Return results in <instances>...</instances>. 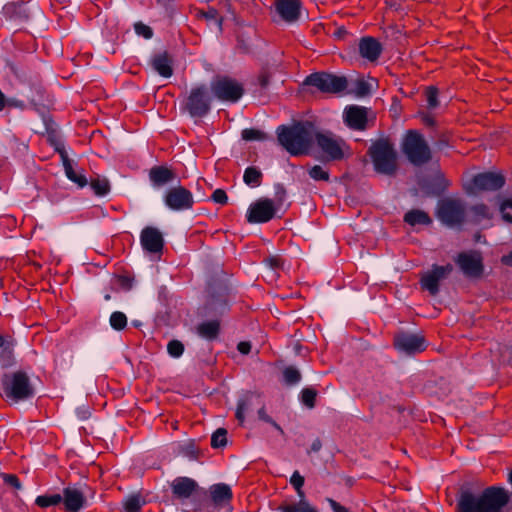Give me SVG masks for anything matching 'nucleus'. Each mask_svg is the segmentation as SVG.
Wrapping results in <instances>:
<instances>
[{"label": "nucleus", "instance_id": "obj_23", "mask_svg": "<svg viewBox=\"0 0 512 512\" xmlns=\"http://www.w3.org/2000/svg\"><path fill=\"white\" fill-rule=\"evenodd\" d=\"M358 51L363 59L375 62L380 57L383 46L376 38L364 36L359 40Z\"/></svg>", "mask_w": 512, "mask_h": 512}, {"label": "nucleus", "instance_id": "obj_41", "mask_svg": "<svg viewBox=\"0 0 512 512\" xmlns=\"http://www.w3.org/2000/svg\"><path fill=\"white\" fill-rule=\"evenodd\" d=\"M352 92L357 97H366L371 94L372 92V84L364 79H357L354 83V87L352 89Z\"/></svg>", "mask_w": 512, "mask_h": 512}, {"label": "nucleus", "instance_id": "obj_15", "mask_svg": "<svg viewBox=\"0 0 512 512\" xmlns=\"http://www.w3.org/2000/svg\"><path fill=\"white\" fill-rule=\"evenodd\" d=\"M370 160H399L394 143L388 136L371 140L367 151Z\"/></svg>", "mask_w": 512, "mask_h": 512}, {"label": "nucleus", "instance_id": "obj_40", "mask_svg": "<svg viewBox=\"0 0 512 512\" xmlns=\"http://www.w3.org/2000/svg\"><path fill=\"white\" fill-rule=\"evenodd\" d=\"M309 176L315 181H329V171L321 165H314L312 167L305 166Z\"/></svg>", "mask_w": 512, "mask_h": 512}, {"label": "nucleus", "instance_id": "obj_42", "mask_svg": "<svg viewBox=\"0 0 512 512\" xmlns=\"http://www.w3.org/2000/svg\"><path fill=\"white\" fill-rule=\"evenodd\" d=\"M49 141L54 150L59 154L61 160H71L68 149L61 139L57 138L55 135H49Z\"/></svg>", "mask_w": 512, "mask_h": 512}, {"label": "nucleus", "instance_id": "obj_33", "mask_svg": "<svg viewBox=\"0 0 512 512\" xmlns=\"http://www.w3.org/2000/svg\"><path fill=\"white\" fill-rule=\"evenodd\" d=\"M242 140L246 142H266L274 141L272 135L257 128H245L241 132Z\"/></svg>", "mask_w": 512, "mask_h": 512}, {"label": "nucleus", "instance_id": "obj_7", "mask_svg": "<svg viewBox=\"0 0 512 512\" xmlns=\"http://www.w3.org/2000/svg\"><path fill=\"white\" fill-rule=\"evenodd\" d=\"M348 79L344 75L319 71L305 77L302 85L313 87L317 91L326 94H339L348 88Z\"/></svg>", "mask_w": 512, "mask_h": 512}, {"label": "nucleus", "instance_id": "obj_12", "mask_svg": "<svg viewBox=\"0 0 512 512\" xmlns=\"http://www.w3.org/2000/svg\"><path fill=\"white\" fill-rule=\"evenodd\" d=\"M505 184L501 173L484 172L469 178H463V187L468 194L476 195L483 191H495Z\"/></svg>", "mask_w": 512, "mask_h": 512}, {"label": "nucleus", "instance_id": "obj_64", "mask_svg": "<svg viewBox=\"0 0 512 512\" xmlns=\"http://www.w3.org/2000/svg\"><path fill=\"white\" fill-rule=\"evenodd\" d=\"M327 501L330 504V506L334 512H349V510L346 507L342 506L340 503H338L334 499L328 498Z\"/></svg>", "mask_w": 512, "mask_h": 512}, {"label": "nucleus", "instance_id": "obj_47", "mask_svg": "<svg viewBox=\"0 0 512 512\" xmlns=\"http://www.w3.org/2000/svg\"><path fill=\"white\" fill-rule=\"evenodd\" d=\"M373 164L378 174L393 175L397 170V162H373Z\"/></svg>", "mask_w": 512, "mask_h": 512}, {"label": "nucleus", "instance_id": "obj_61", "mask_svg": "<svg viewBox=\"0 0 512 512\" xmlns=\"http://www.w3.org/2000/svg\"><path fill=\"white\" fill-rule=\"evenodd\" d=\"M265 262L273 269H280L284 265V261L279 255L270 256L265 259Z\"/></svg>", "mask_w": 512, "mask_h": 512}, {"label": "nucleus", "instance_id": "obj_62", "mask_svg": "<svg viewBox=\"0 0 512 512\" xmlns=\"http://www.w3.org/2000/svg\"><path fill=\"white\" fill-rule=\"evenodd\" d=\"M258 415H259V418L266 422V423H269L271 424L273 427H275L276 429L282 431L281 427L275 422L273 421V419L266 413V410H265V407L262 406L259 410H258Z\"/></svg>", "mask_w": 512, "mask_h": 512}, {"label": "nucleus", "instance_id": "obj_29", "mask_svg": "<svg viewBox=\"0 0 512 512\" xmlns=\"http://www.w3.org/2000/svg\"><path fill=\"white\" fill-rule=\"evenodd\" d=\"M421 184L435 194L443 193L450 186L449 180L440 171L435 172L432 177L423 179Z\"/></svg>", "mask_w": 512, "mask_h": 512}, {"label": "nucleus", "instance_id": "obj_35", "mask_svg": "<svg viewBox=\"0 0 512 512\" xmlns=\"http://www.w3.org/2000/svg\"><path fill=\"white\" fill-rule=\"evenodd\" d=\"M471 213V221L475 224H478L483 220H490L493 217V213L490 211L489 207L483 203L472 206Z\"/></svg>", "mask_w": 512, "mask_h": 512}, {"label": "nucleus", "instance_id": "obj_51", "mask_svg": "<svg viewBox=\"0 0 512 512\" xmlns=\"http://www.w3.org/2000/svg\"><path fill=\"white\" fill-rule=\"evenodd\" d=\"M251 47V41L245 33H240L237 35L236 48L238 49L239 52L247 54L251 51Z\"/></svg>", "mask_w": 512, "mask_h": 512}, {"label": "nucleus", "instance_id": "obj_45", "mask_svg": "<svg viewBox=\"0 0 512 512\" xmlns=\"http://www.w3.org/2000/svg\"><path fill=\"white\" fill-rule=\"evenodd\" d=\"M283 378L287 385H294L301 380V373L294 366H288L283 370Z\"/></svg>", "mask_w": 512, "mask_h": 512}, {"label": "nucleus", "instance_id": "obj_4", "mask_svg": "<svg viewBox=\"0 0 512 512\" xmlns=\"http://www.w3.org/2000/svg\"><path fill=\"white\" fill-rule=\"evenodd\" d=\"M313 152L322 160H344L352 156V149L344 138L331 130L316 127L313 138Z\"/></svg>", "mask_w": 512, "mask_h": 512}, {"label": "nucleus", "instance_id": "obj_55", "mask_svg": "<svg viewBox=\"0 0 512 512\" xmlns=\"http://www.w3.org/2000/svg\"><path fill=\"white\" fill-rule=\"evenodd\" d=\"M141 507V499L139 496L136 495L129 497L124 503V508L126 512H140Z\"/></svg>", "mask_w": 512, "mask_h": 512}, {"label": "nucleus", "instance_id": "obj_56", "mask_svg": "<svg viewBox=\"0 0 512 512\" xmlns=\"http://www.w3.org/2000/svg\"><path fill=\"white\" fill-rule=\"evenodd\" d=\"M167 351L170 356L178 358L184 352V345L179 340H171L167 345Z\"/></svg>", "mask_w": 512, "mask_h": 512}, {"label": "nucleus", "instance_id": "obj_57", "mask_svg": "<svg viewBox=\"0 0 512 512\" xmlns=\"http://www.w3.org/2000/svg\"><path fill=\"white\" fill-rule=\"evenodd\" d=\"M181 452L183 455L192 460H197L200 457V450L195 446L193 442L188 443L187 445L181 448Z\"/></svg>", "mask_w": 512, "mask_h": 512}, {"label": "nucleus", "instance_id": "obj_6", "mask_svg": "<svg viewBox=\"0 0 512 512\" xmlns=\"http://www.w3.org/2000/svg\"><path fill=\"white\" fill-rule=\"evenodd\" d=\"M399 145L406 160H432L430 142L417 129L406 130Z\"/></svg>", "mask_w": 512, "mask_h": 512}, {"label": "nucleus", "instance_id": "obj_2", "mask_svg": "<svg viewBox=\"0 0 512 512\" xmlns=\"http://www.w3.org/2000/svg\"><path fill=\"white\" fill-rule=\"evenodd\" d=\"M17 82L24 86L22 94L27 98L29 106L39 113L46 122V110L43 105L45 90L41 83V76L38 71L22 62L11 59L5 60L4 67Z\"/></svg>", "mask_w": 512, "mask_h": 512}, {"label": "nucleus", "instance_id": "obj_58", "mask_svg": "<svg viewBox=\"0 0 512 512\" xmlns=\"http://www.w3.org/2000/svg\"><path fill=\"white\" fill-rule=\"evenodd\" d=\"M500 212L504 221L512 223V199H506L502 202Z\"/></svg>", "mask_w": 512, "mask_h": 512}, {"label": "nucleus", "instance_id": "obj_13", "mask_svg": "<svg viewBox=\"0 0 512 512\" xmlns=\"http://www.w3.org/2000/svg\"><path fill=\"white\" fill-rule=\"evenodd\" d=\"M452 271L453 266L451 264L444 266L433 265L431 270L421 275V289L428 291L432 296L437 295L440 281L446 279Z\"/></svg>", "mask_w": 512, "mask_h": 512}, {"label": "nucleus", "instance_id": "obj_19", "mask_svg": "<svg viewBox=\"0 0 512 512\" xmlns=\"http://www.w3.org/2000/svg\"><path fill=\"white\" fill-rule=\"evenodd\" d=\"M394 346L407 354L422 352L426 348L423 336L404 332L395 336Z\"/></svg>", "mask_w": 512, "mask_h": 512}, {"label": "nucleus", "instance_id": "obj_34", "mask_svg": "<svg viewBox=\"0 0 512 512\" xmlns=\"http://www.w3.org/2000/svg\"><path fill=\"white\" fill-rule=\"evenodd\" d=\"M404 221L411 226L417 224L427 225L431 223V218L424 211L410 210L405 214Z\"/></svg>", "mask_w": 512, "mask_h": 512}, {"label": "nucleus", "instance_id": "obj_8", "mask_svg": "<svg viewBox=\"0 0 512 512\" xmlns=\"http://www.w3.org/2000/svg\"><path fill=\"white\" fill-rule=\"evenodd\" d=\"M212 101L213 95L210 87L200 84L190 90L183 103V109L191 118H204L211 111Z\"/></svg>", "mask_w": 512, "mask_h": 512}, {"label": "nucleus", "instance_id": "obj_9", "mask_svg": "<svg viewBox=\"0 0 512 512\" xmlns=\"http://www.w3.org/2000/svg\"><path fill=\"white\" fill-rule=\"evenodd\" d=\"M210 90L214 98L225 103H237L243 97L245 89L236 79L218 75L210 82Z\"/></svg>", "mask_w": 512, "mask_h": 512}, {"label": "nucleus", "instance_id": "obj_1", "mask_svg": "<svg viewBox=\"0 0 512 512\" xmlns=\"http://www.w3.org/2000/svg\"><path fill=\"white\" fill-rule=\"evenodd\" d=\"M315 129V124L309 120L280 125L276 129L277 141L291 157L309 156L313 153Z\"/></svg>", "mask_w": 512, "mask_h": 512}, {"label": "nucleus", "instance_id": "obj_53", "mask_svg": "<svg viewBox=\"0 0 512 512\" xmlns=\"http://www.w3.org/2000/svg\"><path fill=\"white\" fill-rule=\"evenodd\" d=\"M134 31L138 36H141L146 40L151 39L154 35L153 29L143 22H136L134 24Z\"/></svg>", "mask_w": 512, "mask_h": 512}, {"label": "nucleus", "instance_id": "obj_22", "mask_svg": "<svg viewBox=\"0 0 512 512\" xmlns=\"http://www.w3.org/2000/svg\"><path fill=\"white\" fill-rule=\"evenodd\" d=\"M432 157H453L456 151L452 142V138L445 132H437L435 136L431 137Z\"/></svg>", "mask_w": 512, "mask_h": 512}, {"label": "nucleus", "instance_id": "obj_30", "mask_svg": "<svg viewBox=\"0 0 512 512\" xmlns=\"http://www.w3.org/2000/svg\"><path fill=\"white\" fill-rule=\"evenodd\" d=\"M210 493L212 501L216 505L229 503L232 499L231 488L224 483L213 485L211 487Z\"/></svg>", "mask_w": 512, "mask_h": 512}, {"label": "nucleus", "instance_id": "obj_54", "mask_svg": "<svg viewBox=\"0 0 512 512\" xmlns=\"http://www.w3.org/2000/svg\"><path fill=\"white\" fill-rule=\"evenodd\" d=\"M11 148L14 150L15 158L26 157L29 150L28 145L25 142H20L18 139L12 141Z\"/></svg>", "mask_w": 512, "mask_h": 512}, {"label": "nucleus", "instance_id": "obj_60", "mask_svg": "<svg viewBox=\"0 0 512 512\" xmlns=\"http://www.w3.org/2000/svg\"><path fill=\"white\" fill-rule=\"evenodd\" d=\"M211 199L217 203V204H221V205H226L227 202H228V196H227V193L225 192V190L223 189H216L212 195H211Z\"/></svg>", "mask_w": 512, "mask_h": 512}, {"label": "nucleus", "instance_id": "obj_43", "mask_svg": "<svg viewBox=\"0 0 512 512\" xmlns=\"http://www.w3.org/2000/svg\"><path fill=\"white\" fill-rule=\"evenodd\" d=\"M62 501V496L60 494L54 495H41L38 496L35 500L37 506L41 508H46L49 506H55L60 504Z\"/></svg>", "mask_w": 512, "mask_h": 512}, {"label": "nucleus", "instance_id": "obj_50", "mask_svg": "<svg viewBox=\"0 0 512 512\" xmlns=\"http://www.w3.org/2000/svg\"><path fill=\"white\" fill-rule=\"evenodd\" d=\"M304 477L300 475L298 471H294L290 478L291 485L295 488L297 494L300 498H304V491H303V485H304Z\"/></svg>", "mask_w": 512, "mask_h": 512}, {"label": "nucleus", "instance_id": "obj_24", "mask_svg": "<svg viewBox=\"0 0 512 512\" xmlns=\"http://www.w3.org/2000/svg\"><path fill=\"white\" fill-rule=\"evenodd\" d=\"M148 64L163 78H170L173 75V59L167 51L153 54Z\"/></svg>", "mask_w": 512, "mask_h": 512}, {"label": "nucleus", "instance_id": "obj_39", "mask_svg": "<svg viewBox=\"0 0 512 512\" xmlns=\"http://www.w3.org/2000/svg\"><path fill=\"white\" fill-rule=\"evenodd\" d=\"M318 392L313 387H305L302 389L300 393V400L304 406L309 409H312L316 405V397Z\"/></svg>", "mask_w": 512, "mask_h": 512}, {"label": "nucleus", "instance_id": "obj_59", "mask_svg": "<svg viewBox=\"0 0 512 512\" xmlns=\"http://www.w3.org/2000/svg\"><path fill=\"white\" fill-rule=\"evenodd\" d=\"M6 108H14L24 111L28 108V104L16 97H6Z\"/></svg>", "mask_w": 512, "mask_h": 512}, {"label": "nucleus", "instance_id": "obj_52", "mask_svg": "<svg viewBox=\"0 0 512 512\" xmlns=\"http://www.w3.org/2000/svg\"><path fill=\"white\" fill-rule=\"evenodd\" d=\"M426 100L429 109H435L439 105L438 89L435 86H429L426 90Z\"/></svg>", "mask_w": 512, "mask_h": 512}, {"label": "nucleus", "instance_id": "obj_46", "mask_svg": "<svg viewBox=\"0 0 512 512\" xmlns=\"http://www.w3.org/2000/svg\"><path fill=\"white\" fill-rule=\"evenodd\" d=\"M110 325L117 331L123 330L127 326V317L123 312H113L110 316Z\"/></svg>", "mask_w": 512, "mask_h": 512}, {"label": "nucleus", "instance_id": "obj_31", "mask_svg": "<svg viewBox=\"0 0 512 512\" xmlns=\"http://www.w3.org/2000/svg\"><path fill=\"white\" fill-rule=\"evenodd\" d=\"M198 15L207 21L210 29H216L219 33L222 32L223 18L216 8L208 7L206 10L199 11Z\"/></svg>", "mask_w": 512, "mask_h": 512}, {"label": "nucleus", "instance_id": "obj_5", "mask_svg": "<svg viewBox=\"0 0 512 512\" xmlns=\"http://www.w3.org/2000/svg\"><path fill=\"white\" fill-rule=\"evenodd\" d=\"M0 396L10 404L25 401L34 396V387L24 371L6 373L1 378Z\"/></svg>", "mask_w": 512, "mask_h": 512}, {"label": "nucleus", "instance_id": "obj_10", "mask_svg": "<svg viewBox=\"0 0 512 512\" xmlns=\"http://www.w3.org/2000/svg\"><path fill=\"white\" fill-rule=\"evenodd\" d=\"M37 14H41V10L36 4L22 1L8 2L2 7L0 18L13 26H22L30 22Z\"/></svg>", "mask_w": 512, "mask_h": 512}, {"label": "nucleus", "instance_id": "obj_37", "mask_svg": "<svg viewBox=\"0 0 512 512\" xmlns=\"http://www.w3.org/2000/svg\"><path fill=\"white\" fill-rule=\"evenodd\" d=\"M279 512H318V510L311 506L303 498L298 503L281 505L278 508Z\"/></svg>", "mask_w": 512, "mask_h": 512}, {"label": "nucleus", "instance_id": "obj_32", "mask_svg": "<svg viewBox=\"0 0 512 512\" xmlns=\"http://www.w3.org/2000/svg\"><path fill=\"white\" fill-rule=\"evenodd\" d=\"M197 333L207 340H215L220 333V321H206L197 326Z\"/></svg>", "mask_w": 512, "mask_h": 512}, {"label": "nucleus", "instance_id": "obj_36", "mask_svg": "<svg viewBox=\"0 0 512 512\" xmlns=\"http://www.w3.org/2000/svg\"><path fill=\"white\" fill-rule=\"evenodd\" d=\"M66 176L73 182H75L79 187H84L87 185L88 181L86 176L81 172L77 171L72 162H63Z\"/></svg>", "mask_w": 512, "mask_h": 512}, {"label": "nucleus", "instance_id": "obj_11", "mask_svg": "<svg viewBox=\"0 0 512 512\" xmlns=\"http://www.w3.org/2000/svg\"><path fill=\"white\" fill-rule=\"evenodd\" d=\"M437 217L449 227L460 226L466 219L465 203L459 198H444L438 203Z\"/></svg>", "mask_w": 512, "mask_h": 512}, {"label": "nucleus", "instance_id": "obj_18", "mask_svg": "<svg viewBox=\"0 0 512 512\" xmlns=\"http://www.w3.org/2000/svg\"><path fill=\"white\" fill-rule=\"evenodd\" d=\"M165 203L173 210L189 209L193 205V196L185 187L177 186L167 191Z\"/></svg>", "mask_w": 512, "mask_h": 512}, {"label": "nucleus", "instance_id": "obj_20", "mask_svg": "<svg viewBox=\"0 0 512 512\" xmlns=\"http://www.w3.org/2000/svg\"><path fill=\"white\" fill-rule=\"evenodd\" d=\"M274 6L276 13L286 23L297 22L301 17L300 0H275Z\"/></svg>", "mask_w": 512, "mask_h": 512}, {"label": "nucleus", "instance_id": "obj_38", "mask_svg": "<svg viewBox=\"0 0 512 512\" xmlns=\"http://www.w3.org/2000/svg\"><path fill=\"white\" fill-rule=\"evenodd\" d=\"M244 182L252 187H258L262 181V173L256 167H248L243 176Z\"/></svg>", "mask_w": 512, "mask_h": 512}, {"label": "nucleus", "instance_id": "obj_44", "mask_svg": "<svg viewBox=\"0 0 512 512\" xmlns=\"http://www.w3.org/2000/svg\"><path fill=\"white\" fill-rule=\"evenodd\" d=\"M90 186L98 196H104L110 191V184L107 179H92Z\"/></svg>", "mask_w": 512, "mask_h": 512}, {"label": "nucleus", "instance_id": "obj_49", "mask_svg": "<svg viewBox=\"0 0 512 512\" xmlns=\"http://www.w3.org/2000/svg\"><path fill=\"white\" fill-rule=\"evenodd\" d=\"M227 444V431L224 428H218L211 437V446L213 448L224 447Z\"/></svg>", "mask_w": 512, "mask_h": 512}, {"label": "nucleus", "instance_id": "obj_27", "mask_svg": "<svg viewBox=\"0 0 512 512\" xmlns=\"http://www.w3.org/2000/svg\"><path fill=\"white\" fill-rule=\"evenodd\" d=\"M63 500L65 509L68 512H77L83 507L85 503V497L83 493L73 488H65L63 490Z\"/></svg>", "mask_w": 512, "mask_h": 512}, {"label": "nucleus", "instance_id": "obj_48", "mask_svg": "<svg viewBox=\"0 0 512 512\" xmlns=\"http://www.w3.org/2000/svg\"><path fill=\"white\" fill-rule=\"evenodd\" d=\"M287 191L283 185L277 184L275 186L274 198L271 199L276 210L282 208L286 202Z\"/></svg>", "mask_w": 512, "mask_h": 512}, {"label": "nucleus", "instance_id": "obj_63", "mask_svg": "<svg viewBox=\"0 0 512 512\" xmlns=\"http://www.w3.org/2000/svg\"><path fill=\"white\" fill-rule=\"evenodd\" d=\"M3 479L6 484L14 487L15 489L21 488L19 478L15 474H4Z\"/></svg>", "mask_w": 512, "mask_h": 512}, {"label": "nucleus", "instance_id": "obj_14", "mask_svg": "<svg viewBox=\"0 0 512 512\" xmlns=\"http://www.w3.org/2000/svg\"><path fill=\"white\" fill-rule=\"evenodd\" d=\"M456 263L467 277L479 278L483 274V257L479 251L471 250L459 253Z\"/></svg>", "mask_w": 512, "mask_h": 512}, {"label": "nucleus", "instance_id": "obj_21", "mask_svg": "<svg viewBox=\"0 0 512 512\" xmlns=\"http://www.w3.org/2000/svg\"><path fill=\"white\" fill-rule=\"evenodd\" d=\"M143 249L151 254L161 253L164 246L162 233L155 227H145L140 235Z\"/></svg>", "mask_w": 512, "mask_h": 512}, {"label": "nucleus", "instance_id": "obj_28", "mask_svg": "<svg viewBox=\"0 0 512 512\" xmlns=\"http://www.w3.org/2000/svg\"><path fill=\"white\" fill-rule=\"evenodd\" d=\"M15 340L10 335L0 334V363L3 366H10L14 362Z\"/></svg>", "mask_w": 512, "mask_h": 512}, {"label": "nucleus", "instance_id": "obj_25", "mask_svg": "<svg viewBox=\"0 0 512 512\" xmlns=\"http://www.w3.org/2000/svg\"><path fill=\"white\" fill-rule=\"evenodd\" d=\"M177 178V173L164 165H156L149 171V179L156 187H161L173 182Z\"/></svg>", "mask_w": 512, "mask_h": 512}, {"label": "nucleus", "instance_id": "obj_26", "mask_svg": "<svg viewBox=\"0 0 512 512\" xmlns=\"http://www.w3.org/2000/svg\"><path fill=\"white\" fill-rule=\"evenodd\" d=\"M172 493L175 497L186 499L189 498L198 488L195 480L188 477H177L171 484Z\"/></svg>", "mask_w": 512, "mask_h": 512}, {"label": "nucleus", "instance_id": "obj_17", "mask_svg": "<svg viewBox=\"0 0 512 512\" xmlns=\"http://www.w3.org/2000/svg\"><path fill=\"white\" fill-rule=\"evenodd\" d=\"M344 124L356 131H364L367 128V108L358 105L346 106L343 112Z\"/></svg>", "mask_w": 512, "mask_h": 512}, {"label": "nucleus", "instance_id": "obj_16", "mask_svg": "<svg viewBox=\"0 0 512 512\" xmlns=\"http://www.w3.org/2000/svg\"><path fill=\"white\" fill-rule=\"evenodd\" d=\"M276 207L269 198H260L252 203L247 212L249 223H266L272 220L276 214Z\"/></svg>", "mask_w": 512, "mask_h": 512}, {"label": "nucleus", "instance_id": "obj_3", "mask_svg": "<svg viewBox=\"0 0 512 512\" xmlns=\"http://www.w3.org/2000/svg\"><path fill=\"white\" fill-rule=\"evenodd\" d=\"M510 496L501 487L490 486L480 495L471 490H462L457 502V512H502L508 504Z\"/></svg>", "mask_w": 512, "mask_h": 512}]
</instances>
